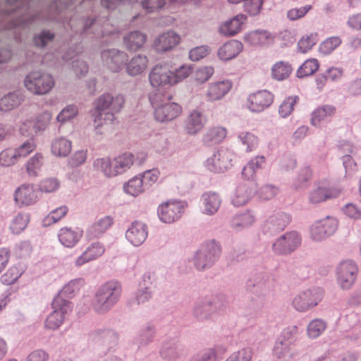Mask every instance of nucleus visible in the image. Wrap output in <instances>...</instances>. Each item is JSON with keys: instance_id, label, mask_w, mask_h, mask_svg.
Instances as JSON below:
<instances>
[{"instance_id": "obj_8", "label": "nucleus", "mask_w": 361, "mask_h": 361, "mask_svg": "<svg viewBox=\"0 0 361 361\" xmlns=\"http://www.w3.org/2000/svg\"><path fill=\"white\" fill-rule=\"evenodd\" d=\"M51 307L53 312L47 317L45 326L47 329L55 330L62 324L65 315L71 312L73 305L69 300H63L60 297H55Z\"/></svg>"}, {"instance_id": "obj_55", "label": "nucleus", "mask_w": 361, "mask_h": 361, "mask_svg": "<svg viewBox=\"0 0 361 361\" xmlns=\"http://www.w3.org/2000/svg\"><path fill=\"white\" fill-rule=\"evenodd\" d=\"M29 215L27 214H18L11 225L12 233L19 234L27 227Z\"/></svg>"}, {"instance_id": "obj_62", "label": "nucleus", "mask_w": 361, "mask_h": 361, "mask_svg": "<svg viewBox=\"0 0 361 361\" xmlns=\"http://www.w3.org/2000/svg\"><path fill=\"white\" fill-rule=\"evenodd\" d=\"M78 107L75 105H68L61 111L56 119L60 123H65L73 118L78 114Z\"/></svg>"}, {"instance_id": "obj_60", "label": "nucleus", "mask_w": 361, "mask_h": 361, "mask_svg": "<svg viewBox=\"0 0 361 361\" xmlns=\"http://www.w3.org/2000/svg\"><path fill=\"white\" fill-rule=\"evenodd\" d=\"M22 273L17 267H11L1 276V281L5 285L13 284L22 275Z\"/></svg>"}, {"instance_id": "obj_64", "label": "nucleus", "mask_w": 361, "mask_h": 361, "mask_svg": "<svg viewBox=\"0 0 361 361\" xmlns=\"http://www.w3.org/2000/svg\"><path fill=\"white\" fill-rule=\"evenodd\" d=\"M60 186L59 180L56 178H48L42 180L39 185V188L44 192H54Z\"/></svg>"}, {"instance_id": "obj_51", "label": "nucleus", "mask_w": 361, "mask_h": 361, "mask_svg": "<svg viewBox=\"0 0 361 361\" xmlns=\"http://www.w3.org/2000/svg\"><path fill=\"white\" fill-rule=\"evenodd\" d=\"M291 70L292 68L288 63L278 62L272 68V76L276 80H283L289 76Z\"/></svg>"}, {"instance_id": "obj_9", "label": "nucleus", "mask_w": 361, "mask_h": 361, "mask_svg": "<svg viewBox=\"0 0 361 361\" xmlns=\"http://www.w3.org/2000/svg\"><path fill=\"white\" fill-rule=\"evenodd\" d=\"M250 291L257 297H266L274 287V279L270 272H257L247 283Z\"/></svg>"}, {"instance_id": "obj_16", "label": "nucleus", "mask_w": 361, "mask_h": 361, "mask_svg": "<svg viewBox=\"0 0 361 361\" xmlns=\"http://www.w3.org/2000/svg\"><path fill=\"white\" fill-rule=\"evenodd\" d=\"M274 97V94L268 90H259L248 96L247 108L252 112H262L271 105Z\"/></svg>"}, {"instance_id": "obj_58", "label": "nucleus", "mask_w": 361, "mask_h": 361, "mask_svg": "<svg viewBox=\"0 0 361 361\" xmlns=\"http://www.w3.org/2000/svg\"><path fill=\"white\" fill-rule=\"evenodd\" d=\"M94 166L100 169L107 177H114L116 176L110 175L107 172L109 170L114 171L116 169L113 164V159L108 157L97 159L94 161Z\"/></svg>"}, {"instance_id": "obj_46", "label": "nucleus", "mask_w": 361, "mask_h": 361, "mask_svg": "<svg viewBox=\"0 0 361 361\" xmlns=\"http://www.w3.org/2000/svg\"><path fill=\"white\" fill-rule=\"evenodd\" d=\"M171 96L169 93L164 92L161 89L152 91L149 94V99L153 108L155 109L158 106L169 103Z\"/></svg>"}, {"instance_id": "obj_22", "label": "nucleus", "mask_w": 361, "mask_h": 361, "mask_svg": "<svg viewBox=\"0 0 361 361\" xmlns=\"http://www.w3.org/2000/svg\"><path fill=\"white\" fill-rule=\"evenodd\" d=\"M232 83L226 80L209 85L206 97L209 102H215L221 99L231 89Z\"/></svg>"}, {"instance_id": "obj_14", "label": "nucleus", "mask_w": 361, "mask_h": 361, "mask_svg": "<svg viewBox=\"0 0 361 361\" xmlns=\"http://www.w3.org/2000/svg\"><path fill=\"white\" fill-rule=\"evenodd\" d=\"M103 63L112 72H119L128 60V54L117 49H107L101 52Z\"/></svg>"}, {"instance_id": "obj_56", "label": "nucleus", "mask_w": 361, "mask_h": 361, "mask_svg": "<svg viewBox=\"0 0 361 361\" xmlns=\"http://www.w3.org/2000/svg\"><path fill=\"white\" fill-rule=\"evenodd\" d=\"M16 152L13 148H7L0 152V166H10L18 162Z\"/></svg>"}, {"instance_id": "obj_10", "label": "nucleus", "mask_w": 361, "mask_h": 361, "mask_svg": "<svg viewBox=\"0 0 361 361\" xmlns=\"http://www.w3.org/2000/svg\"><path fill=\"white\" fill-rule=\"evenodd\" d=\"M291 216L283 212H275L269 215L262 225L264 235L272 237L279 234L290 224Z\"/></svg>"}, {"instance_id": "obj_39", "label": "nucleus", "mask_w": 361, "mask_h": 361, "mask_svg": "<svg viewBox=\"0 0 361 361\" xmlns=\"http://www.w3.org/2000/svg\"><path fill=\"white\" fill-rule=\"evenodd\" d=\"M336 113V108L329 104L323 105L316 109L312 114L311 123L318 126L321 121L332 116Z\"/></svg>"}, {"instance_id": "obj_6", "label": "nucleus", "mask_w": 361, "mask_h": 361, "mask_svg": "<svg viewBox=\"0 0 361 361\" xmlns=\"http://www.w3.org/2000/svg\"><path fill=\"white\" fill-rule=\"evenodd\" d=\"M24 84L30 92L42 95L49 92L54 85V80L50 74L32 71L25 77Z\"/></svg>"}, {"instance_id": "obj_48", "label": "nucleus", "mask_w": 361, "mask_h": 361, "mask_svg": "<svg viewBox=\"0 0 361 361\" xmlns=\"http://www.w3.org/2000/svg\"><path fill=\"white\" fill-rule=\"evenodd\" d=\"M318 68L319 63L317 59H307L298 68L297 71V76L300 78L310 76L314 73Z\"/></svg>"}, {"instance_id": "obj_21", "label": "nucleus", "mask_w": 361, "mask_h": 361, "mask_svg": "<svg viewBox=\"0 0 361 361\" xmlns=\"http://www.w3.org/2000/svg\"><path fill=\"white\" fill-rule=\"evenodd\" d=\"M178 35L169 31L159 35L154 42V48L158 53H164L172 49L179 42Z\"/></svg>"}, {"instance_id": "obj_23", "label": "nucleus", "mask_w": 361, "mask_h": 361, "mask_svg": "<svg viewBox=\"0 0 361 361\" xmlns=\"http://www.w3.org/2000/svg\"><path fill=\"white\" fill-rule=\"evenodd\" d=\"M179 105L176 102L166 103L164 105L157 107L154 111V118L161 122H168L177 117Z\"/></svg>"}, {"instance_id": "obj_28", "label": "nucleus", "mask_w": 361, "mask_h": 361, "mask_svg": "<svg viewBox=\"0 0 361 361\" xmlns=\"http://www.w3.org/2000/svg\"><path fill=\"white\" fill-rule=\"evenodd\" d=\"M255 221V216L250 211L235 214L231 219V227L237 231H241L251 226Z\"/></svg>"}, {"instance_id": "obj_44", "label": "nucleus", "mask_w": 361, "mask_h": 361, "mask_svg": "<svg viewBox=\"0 0 361 361\" xmlns=\"http://www.w3.org/2000/svg\"><path fill=\"white\" fill-rule=\"evenodd\" d=\"M125 192L132 196L136 197L146 189L143 179L140 176H135L128 180L123 186Z\"/></svg>"}, {"instance_id": "obj_33", "label": "nucleus", "mask_w": 361, "mask_h": 361, "mask_svg": "<svg viewBox=\"0 0 361 361\" xmlns=\"http://www.w3.org/2000/svg\"><path fill=\"white\" fill-rule=\"evenodd\" d=\"M23 101V95L20 91L9 92L0 99V111H9L18 107Z\"/></svg>"}, {"instance_id": "obj_11", "label": "nucleus", "mask_w": 361, "mask_h": 361, "mask_svg": "<svg viewBox=\"0 0 361 361\" xmlns=\"http://www.w3.org/2000/svg\"><path fill=\"white\" fill-rule=\"evenodd\" d=\"M338 228L337 220L331 216L318 220L310 227V237L314 242H322L332 235Z\"/></svg>"}, {"instance_id": "obj_43", "label": "nucleus", "mask_w": 361, "mask_h": 361, "mask_svg": "<svg viewBox=\"0 0 361 361\" xmlns=\"http://www.w3.org/2000/svg\"><path fill=\"white\" fill-rule=\"evenodd\" d=\"M202 114L199 111H192L186 123L185 130L188 134L194 135L203 128Z\"/></svg>"}, {"instance_id": "obj_26", "label": "nucleus", "mask_w": 361, "mask_h": 361, "mask_svg": "<svg viewBox=\"0 0 361 361\" xmlns=\"http://www.w3.org/2000/svg\"><path fill=\"white\" fill-rule=\"evenodd\" d=\"M114 221L110 216H105L92 224L87 230L89 239H94L102 236L113 224Z\"/></svg>"}, {"instance_id": "obj_24", "label": "nucleus", "mask_w": 361, "mask_h": 361, "mask_svg": "<svg viewBox=\"0 0 361 361\" xmlns=\"http://www.w3.org/2000/svg\"><path fill=\"white\" fill-rule=\"evenodd\" d=\"M147 35L138 30L132 31L123 36V44L130 51H137L144 46Z\"/></svg>"}, {"instance_id": "obj_17", "label": "nucleus", "mask_w": 361, "mask_h": 361, "mask_svg": "<svg viewBox=\"0 0 361 361\" xmlns=\"http://www.w3.org/2000/svg\"><path fill=\"white\" fill-rule=\"evenodd\" d=\"M89 338L94 343L111 348L117 343L118 334L111 329L98 328L89 334Z\"/></svg>"}, {"instance_id": "obj_45", "label": "nucleus", "mask_w": 361, "mask_h": 361, "mask_svg": "<svg viewBox=\"0 0 361 361\" xmlns=\"http://www.w3.org/2000/svg\"><path fill=\"white\" fill-rule=\"evenodd\" d=\"M212 314L211 305L208 299L197 302L194 308V315L199 321L207 320Z\"/></svg>"}, {"instance_id": "obj_49", "label": "nucleus", "mask_w": 361, "mask_h": 361, "mask_svg": "<svg viewBox=\"0 0 361 361\" xmlns=\"http://www.w3.org/2000/svg\"><path fill=\"white\" fill-rule=\"evenodd\" d=\"M231 4L244 2V9L250 16H256L259 13L263 0H228Z\"/></svg>"}, {"instance_id": "obj_20", "label": "nucleus", "mask_w": 361, "mask_h": 361, "mask_svg": "<svg viewBox=\"0 0 361 361\" xmlns=\"http://www.w3.org/2000/svg\"><path fill=\"white\" fill-rule=\"evenodd\" d=\"M37 197L34 187L30 184L22 185L16 190L14 193V200L20 207L35 203Z\"/></svg>"}, {"instance_id": "obj_13", "label": "nucleus", "mask_w": 361, "mask_h": 361, "mask_svg": "<svg viewBox=\"0 0 361 361\" xmlns=\"http://www.w3.org/2000/svg\"><path fill=\"white\" fill-rule=\"evenodd\" d=\"M235 155L228 149H220L214 152L205 161V167L214 173H224L232 166Z\"/></svg>"}, {"instance_id": "obj_3", "label": "nucleus", "mask_w": 361, "mask_h": 361, "mask_svg": "<svg viewBox=\"0 0 361 361\" xmlns=\"http://www.w3.org/2000/svg\"><path fill=\"white\" fill-rule=\"evenodd\" d=\"M121 294V283L115 280L109 281L96 290L91 302L92 309L98 314H105L118 303Z\"/></svg>"}, {"instance_id": "obj_40", "label": "nucleus", "mask_w": 361, "mask_h": 361, "mask_svg": "<svg viewBox=\"0 0 361 361\" xmlns=\"http://www.w3.org/2000/svg\"><path fill=\"white\" fill-rule=\"evenodd\" d=\"M84 284L85 281L81 278L71 280L63 286L62 290L56 297H60L63 300H68L67 298H73L75 293L78 292L80 288L84 286Z\"/></svg>"}, {"instance_id": "obj_38", "label": "nucleus", "mask_w": 361, "mask_h": 361, "mask_svg": "<svg viewBox=\"0 0 361 361\" xmlns=\"http://www.w3.org/2000/svg\"><path fill=\"white\" fill-rule=\"evenodd\" d=\"M245 41L252 45L267 44L271 39V35L265 30H255L247 33L245 35Z\"/></svg>"}, {"instance_id": "obj_5", "label": "nucleus", "mask_w": 361, "mask_h": 361, "mask_svg": "<svg viewBox=\"0 0 361 361\" xmlns=\"http://www.w3.org/2000/svg\"><path fill=\"white\" fill-rule=\"evenodd\" d=\"M179 70H180V67L170 68L168 63L157 64L149 74V82L154 87L175 85L178 82L180 79Z\"/></svg>"}, {"instance_id": "obj_57", "label": "nucleus", "mask_w": 361, "mask_h": 361, "mask_svg": "<svg viewBox=\"0 0 361 361\" xmlns=\"http://www.w3.org/2000/svg\"><path fill=\"white\" fill-rule=\"evenodd\" d=\"M51 117V113L47 111L39 114L36 117L33 126L35 132L44 131L49 126Z\"/></svg>"}, {"instance_id": "obj_54", "label": "nucleus", "mask_w": 361, "mask_h": 361, "mask_svg": "<svg viewBox=\"0 0 361 361\" xmlns=\"http://www.w3.org/2000/svg\"><path fill=\"white\" fill-rule=\"evenodd\" d=\"M43 164V157L41 154H36L31 157L27 163L26 171L30 176H37L38 171Z\"/></svg>"}, {"instance_id": "obj_4", "label": "nucleus", "mask_w": 361, "mask_h": 361, "mask_svg": "<svg viewBox=\"0 0 361 361\" xmlns=\"http://www.w3.org/2000/svg\"><path fill=\"white\" fill-rule=\"evenodd\" d=\"M221 254V246L218 241L214 239L205 240L193 255V265L199 271L208 270L219 260Z\"/></svg>"}, {"instance_id": "obj_61", "label": "nucleus", "mask_w": 361, "mask_h": 361, "mask_svg": "<svg viewBox=\"0 0 361 361\" xmlns=\"http://www.w3.org/2000/svg\"><path fill=\"white\" fill-rule=\"evenodd\" d=\"M279 192V188L273 184H265L259 189V196L264 200L274 198Z\"/></svg>"}, {"instance_id": "obj_47", "label": "nucleus", "mask_w": 361, "mask_h": 361, "mask_svg": "<svg viewBox=\"0 0 361 361\" xmlns=\"http://www.w3.org/2000/svg\"><path fill=\"white\" fill-rule=\"evenodd\" d=\"M99 20L97 18H82L78 21L79 27L76 28H73L74 26V20L73 19L71 20L70 26L71 29L75 31L76 33L85 34L88 32V30L93 26L99 24Z\"/></svg>"}, {"instance_id": "obj_63", "label": "nucleus", "mask_w": 361, "mask_h": 361, "mask_svg": "<svg viewBox=\"0 0 361 361\" xmlns=\"http://www.w3.org/2000/svg\"><path fill=\"white\" fill-rule=\"evenodd\" d=\"M212 49L207 45H202L192 49L189 52V58L192 61H197L210 54Z\"/></svg>"}, {"instance_id": "obj_7", "label": "nucleus", "mask_w": 361, "mask_h": 361, "mask_svg": "<svg viewBox=\"0 0 361 361\" xmlns=\"http://www.w3.org/2000/svg\"><path fill=\"white\" fill-rule=\"evenodd\" d=\"M323 297L324 291L321 288L307 289L293 298L292 305L297 311L304 312L317 306Z\"/></svg>"}, {"instance_id": "obj_36", "label": "nucleus", "mask_w": 361, "mask_h": 361, "mask_svg": "<svg viewBox=\"0 0 361 361\" xmlns=\"http://www.w3.org/2000/svg\"><path fill=\"white\" fill-rule=\"evenodd\" d=\"M58 237L60 243L63 246L73 247L82 237V233L65 227L60 229Z\"/></svg>"}, {"instance_id": "obj_19", "label": "nucleus", "mask_w": 361, "mask_h": 361, "mask_svg": "<svg viewBox=\"0 0 361 361\" xmlns=\"http://www.w3.org/2000/svg\"><path fill=\"white\" fill-rule=\"evenodd\" d=\"M180 204L175 202H167L161 204L157 209L159 219L166 224H171L179 219Z\"/></svg>"}, {"instance_id": "obj_1", "label": "nucleus", "mask_w": 361, "mask_h": 361, "mask_svg": "<svg viewBox=\"0 0 361 361\" xmlns=\"http://www.w3.org/2000/svg\"><path fill=\"white\" fill-rule=\"evenodd\" d=\"M32 1V0H0V22L20 9L24 10V14L18 17L14 22L15 26L26 28L37 22H63L66 17L63 16V13L73 4V0H53L46 13L43 11L31 13L30 9Z\"/></svg>"}, {"instance_id": "obj_25", "label": "nucleus", "mask_w": 361, "mask_h": 361, "mask_svg": "<svg viewBox=\"0 0 361 361\" xmlns=\"http://www.w3.org/2000/svg\"><path fill=\"white\" fill-rule=\"evenodd\" d=\"M243 48L240 42L230 40L218 49L217 55L222 61H229L236 57L242 51Z\"/></svg>"}, {"instance_id": "obj_12", "label": "nucleus", "mask_w": 361, "mask_h": 361, "mask_svg": "<svg viewBox=\"0 0 361 361\" xmlns=\"http://www.w3.org/2000/svg\"><path fill=\"white\" fill-rule=\"evenodd\" d=\"M302 242L301 235L295 231L286 232L272 244V250L276 255H287L294 252Z\"/></svg>"}, {"instance_id": "obj_32", "label": "nucleus", "mask_w": 361, "mask_h": 361, "mask_svg": "<svg viewBox=\"0 0 361 361\" xmlns=\"http://www.w3.org/2000/svg\"><path fill=\"white\" fill-rule=\"evenodd\" d=\"M134 156L131 153H124L113 159V164L116 170H109L107 172L110 175H118L124 173L133 164Z\"/></svg>"}, {"instance_id": "obj_31", "label": "nucleus", "mask_w": 361, "mask_h": 361, "mask_svg": "<svg viewBox=\"0 0 361 361\" xmlns=\"http://www.w3.org/2000/svg\"><path fill=\"white\" fill-rule=\"evenodd\" d=\"M253 190L250 183H241L235 188L232 197V203L235 207H240L247 203L252 197Z\"/></svg>"}, {"instance_id": "obj_59", "label": "nucleus", "mask_w": 361, "mask_h": 361, "mask_svg": "<svg viewBox=\"0 0 361 361\" xmlns=\"http://www.w3.org/2000/svg\"><path fill=\"white\" fill-rule=\"evenodd\" d=\"M238 138L242 142V143L246 146L247 152L253 150L257 146L258 139L254 134L251 133H240L238 135Z\"/></svg>"}, {"instance_id": "obj_27", "label": "nucleus", "mask_w": 361, "mask_h": 361, "mask_svg": "<svg viewBox=\"0 0 361 361\" xmlns=\"http://www.w3.org/2000/svg\"><path fill=\"white\" fill-rule=\"evenodd\" d=\"M202 211L204 214L212 215L219 209L221 200L219 195L213 192H207L202 194L201 197Z\"/></svg>"}, {"instance_id": "obj_37", "label": "nucleus", "mask_w": 361, "mask_h": 361, "mask_svg": "<svg viewBox=\"0 0 361 361\" xmlns=\"http://www.w3.org/2000/svg\"><path fill=\"white\" fill-rule=\"evenodd\" d=\"M226 135V130L222 127L209 129L202 137V142L207 146H212L221 142Z\"/></svg>"}, {"instance_id": "obj_15", "label": "nucleus", "mask_w": 361, "mask_h": 361, "mask_svg": "<svg viewBox=\"0 0 361 361\" xmlns=\"http://www.w3.org/2000/svg\"><path fill=\"white\" fill-rule=\"evenodd\" d=\"M357 266L352 261L342 262L337 267V282L341 288L348 290L354 283L356 274Z\"/></svg>"}, {"instance_id": "obj_42", "label": "nucleus", "mask_w": 361, "mask_h": 361, "mask_svg": "<svg viewBox=\"0 0 361 361\" xmlns=\"http://www.w3.org/2000/svg\"><path fill=\"white\" fill-rule=\"evenodd\" d=\"M71 149V142L65 137H58L52 141L51 152L56 157H67Z\"/></svg>"}, {"instance_id": "obj_34", "label": "nucleus", "mask_w": 361, "mask_h": 361, "mask_svg": "<svg viewBox=\"0 0 361 361\" xmlns=\"http://www.w3.org/2000/svg\"><path fill=\"white\" fill-rule=\"evenodd\" d=\"M245 18L246 17L244 15H238L221 25L219 27V32L225 36H234L240 31L242 24Z\"/></svg>"}, {"instance_id": "obj_30", "label": "nucleus", "mask_w": 361, "mask_h": 361, "mask_svg": "<svg viewBox=\"0 0 361 361\" xmlns=\"http://www.w3.org/2000/svg\"><path fill=\"white\" fill-rule=\"evenodd\" d=\"M340 190L337 189H329L325 187H317L309 194V200L312 204H318L328 199L337 197Z\"/></svg>"}, {"instance_id": "obj_2", "label": "nucleus", "mask_w": 361, "mask_h": 361, "mask_svg": "<svg viewBox=\"0 0 361 361\" xmlns=\"http://www.w3.org/2000/svg\"><path fill=\"white\" fill-rule=\"evenodd\" d=\"M124 102V97L121 94L114 97L110 93H105L99 96L94 103V109L92 114L95 129L99 128L107 121L112 122L115 119L114 114L121 111Z\"/></svg>"}, {"instance_id": "obj_41", "label": "nucleus", "mask_w": 361, "mask_h": 361, "mask_svg": "<svg viewBox=\"0 0 361 361\" xmlns=\"http://www.w3.org/2000/svg\"><path fill=\"white\" fill-rule=\"evenodd\" d=\"M55 37L56 34L53 30L42 29L39 32L34 34L32 42L36 47L42 49L53 42Z\"/></svg>"}, {"instance_id": "obj_29", "label": "nucleus", "mask_w": 361, "mask_h": 361, "mask_svg": "<svg viewBox=\"0 0 361 361\" xmlns=\"http://www.w3.org/2000/svg\"><path fill=\"white\" fill-rule=\"evenodd\" d=\"M148 59L145 55L137 54L126 62V73L131 76H136L141 74L147 68Z\"/></svg>"}, {"instance_id": "obj_53", "label": "nucleus", "mask_w": 361, "mask_h": 361, "mask_svg": "<svg viewBox=\"0 0 361 361\" xmlns=\"http://www.w3.org/2000/svg\"><path fill=\"white\" fill-rule=\"evenodd\" d=\"M341 42L342 39L338 36L329 37L320 44V52L324 55L330 54L334 50L341 45Z\"/></svg>"}, {"instance_id": "obj_35", "label": "nucleus", "mask_w": 361, "mask_h": 361, "mask_svg": "<svg viewBox=\"0 0 361 361\" xmlns=\"http://www.w3.org/2000/svg\"><path fill=\"white\" fill-rule=\"evenodd\" d=\"M156 334L155 327L150 324L143 326L136 336L135 343L138 348H144L153 341Z\"/></svg>"}, {"instance_id": "obj_52", "label": "nucleus", "mask_w": 361, "mask_h": 361, "mask_svg": "<svg viewBox=\"0 0 361 361\" xmlns=\"http://www.w3.org/2000/svg\"><path fill=\"white\" fill-rule=\"evenodd\" d=\"M298 101V96H290L286 98L279 107V114L281 117H288L294 110V106Z\"/></svg>"}, {"instance_id": "obj_18", "label": "nucleus", "mask_w": 361, "mask_h": 361, "mask_svg": "<svg viewBox=\"0 0 361 361\" xmlns=\"http://www.w3.org/2000/svg\"><path fill=\"white\" fill-rule=\"evenodd\" d=\"M147 235V226L138 221L132 222L126 232V239L134 246L141 245L146 240Z\"/></svg>"}, {"instance_id": "obj_50", "label": "nucleus", "mask_w": 361, "mask_h": 361, "mask_svg": "<svg viewBox=\"0 0 361 361\" xmlns=\"http://www.w3.org/2000/svg\"><path fill=\"white\" fill-rule=\"evenodd\" d=\"M326 329V322L321 319H313L307 326V335L310 338L319 337Z\"/></svg>"}]
</instances>
